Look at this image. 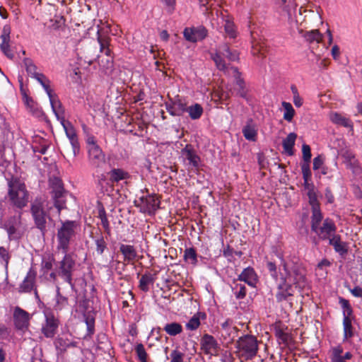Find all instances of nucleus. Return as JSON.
I'll list each match as a JSON object with an SVG mask.
<instances>
[{"label":"nucleus","mask_w":362,"mask_h":362,"mask_svg":"<svg viewBox=\"0 0 362 362\" xmlns=\"http://www.w3.org/2000/svg\"><path fill=\"white\" fill-rule=\"evenodd\" d=\"M267 268L269 270V272L271 274V276L274 278L277 277V272H276V265L275 262H267Z\"/></svg>","instance_id":"nucleus-63"},{"label":"nucleus","mask_w":362,"mask_h":362,"mask_svg":"<svg viewBox=\"0 0 362 362\" xmlns=\"http://www.w3.org/2000/svg\"><path fill=\"white\" fill-rule=\"evenodd\" d=\"M303 178V187L308 190V192H314V185L311 182L312 173L310 168H308L305 166L303 169H301Z\"/></svg>","instance_id":"nucleus-37"},{"label":"nucleus","mask_w":362,"mask_h":362,"mask_svg":"<svg viewBox=\"0 0 362 362\" xmlns=\"http://www.w3.org/2000/svg\"><path fill=\"white\" fill-rule=\"evenodd\" d=\"M217 52L229 61L235 62L239 59V53L237 50L230 49L227 43H223L218 46Z\"/></svg>","instance_id":"nucleus-30"},{"label":"nucleus","mask_w":362,"mask_h":362,"mask_svg":"<svg viewBox=\"0 0 362 362\" xmlns=\"http://www.w3.org/2000/svg\"><path fill=\"white\" fill-rule=\"evenodd\" d=\"M66 19L63 16L55 15L50 19V27L54 30H59L65 25Z\"/></svg>","instance_id":"nucleus-54"},{"label":"nucleus","mask_w":362,"mask_h":362,"mask_svg":"<svg viewBox=\"0 0 362 362\" xmlns=\"http://www.w3.org/2000/svg\"><path fill=\"white\" fill-rule=\"evenodd\" d=\"M206 315L204 312H198L194 314L186 324L188 330H196L200 326L201 320H205Z\"/></svg>","instance_id":"nucleus-33"},{"label":"nucleus","mask_w":362,"mask_h":362,"mask_svg":"<svg viewBox=\"0 0 362 362\" xmlns=\"http://www.w3.org/2000/svg\"><path fill=\"white\" fill-rule=\"evenodd\" d=\"M163 330L170 336H176L182 332V326L178 322H173L167 323Z\"/></svg>","instance_id":"nucleus-43"},{"label":"nucleus","mask_w":362,"mask_h":362,"mask_svg":"<svg viewBox=\"0 0 362 362\" xmlns=\"http://www.w3.org/2000/svg\"><path fill=\"white\" fill-rule=\"evenodd\" d=\"M339 153L344 159L346 167L351 169L354 174L359 175L362 173L360 163L356 158L355 154L351 150L341 149Z\"/></svg>","instance_id":"nucleus-14"},{"label":"nucleus","mask_w":362,"mask_h":362,"mask_svg":"<svg viewBox=\"0 0 362 362\" xmlns=\"http://www.w3.org/2000/svg\"><path fill=\"white\" fill-rule=\"evenodd\" d=\"M19 226H15L13 225H5V228L8 235L9 239H13L16 238L15 235L17 232V229Z\"/></svg>","instance_id":"nucleus-62"},{"label":"nucleus","mask_w":362,"mask_h":362,"mask_svg":"<svg viewBox=\"0 0 362 362\" xmlns=\"http://www.w3.org/2000/svg\"><path fill=\"white\" fill-rule=\"evenodd\" d=\"M236 348L240 357L245 360H250L257 354L258 341L255 336L245 334L237 340Z\"/></svg>","instance_id":"nucleus-4"},{"label":"nucleus","mask_w":362,"mask_h":362,"mask_svg":"<svg viewBox=\"0 0 362 362\" xmlns=\"http://www.w3.org/2000/svg\"><path fill=\"white\" fill-rule=\"evenodd\" d=\"M211 59L214 60L216 66L220 71H226L227 69L226 63L223 59V56L216 51V53L211 54Z\"/></svg>","instance_id":"nucleus-51"},{"label":"nucleus","mask_w":362,"mask_h":362,"mask_svg":"<svg viewBox=\"0 0 362 362\" xmlns=\"http://www.w3.org/2000/svg\"><path fill=\"white\" fill-rule=\"evenodd\" d=\"M182 154L188 160V164L194 168H198L201 161L200 157L197 153L192 145L187 144L184 148L182 149Z\"/></svg>","instance_id":"nucleus-23"},{"label":"nucleus","mask_w":362,"mask_h":362,"mask_svg":"<svg viewBox=\"0 0 362 362\" xmlns=\"http://www.w3.org/2000/svg\"><path fill=\"white\" fill-rule=\"evenodd\" d=\"M45 321L41 328V332L47 338H53L57 334L59 320L52 311L45 312Z\"/></svg>","instance_id":"nucleus-9"},{"label":"nucleus","mask_w":362,"mask_h":362,"mask_svg":"<svg viewBox=\"0 0 362 362\" xmlns=\"http://www.w3.org/2000/svg\"><path fill=\"white\" fill-rule=\"evenodd\" d=\"M293 296L292 284L286 281V277H281L277 284V291L275 294L278 303L288 301L289 298Z\"/></svg>","instance_id":"nucleus-11"},{"label":"nucleus","mask_w":362,"mask_h":362,"mask_svg":"<svg viewBox=\"0 0 362 362\" xmlns=\"http://www.w3.org/2000/svg\"><path fill=\"white\" fill-rule=\"evenodd\" d=\"M30 315L27 311L18 306L15 308L13 311V322L16 329L25 333L30 326Z\"/></svg>","instance_id":"nucleus-10"},{"label":"nucleus","mask_w":362,"mask_h":362,"mask_svg":"<svg viewBox=\"0 0 362 362\" xmlns=\"http://www.w3.org/2000/svg\"><path fill=\"white\" fill-rule=\"evenodd\" d=\"M302 153H303V162L301 163L300 167L301 169H303L305 166H307L308 168H310V163L312 157L311 149L309 145L303 144L302 146Z\"/></svg>","instance_id":"nucleus-46"},{"label":"nucleus","mask_w":362,"mask_h":362,"mask_svg":"<svg viewBox=\"0 0 362 362\" xmlns=\"http://www.w3.org/2000/svg\"><path fill=\"white\" fill-rule=\"evenodd\" d=\"M201 349L206 355H213L218 350V343L216 339L209 334H204L200 339Z\"/></svg>","instance_id":"nucleus-19"},{"label":"nucleus","mask_w":362,"mask_h":362,"mask_svg":"<svg viewBox=\"0 0 362 362\" xmlns=\"http://www.w3.org/2000/svg\"><path fill=\"white\" fill-rule=\"evenodd\" d=\"M160 202L156 194L143 195L138 200L134 201V205L139 209V211L150 216L154 215L160 208Z\"/></svg>","instance_id":"nucleus-7"},{"label":"nucleus","mask_w":362,"mask_h":362,"mask_svg":"<svg viewBox=\"0 0 362 362\" xmlns=\"http://www.w3.org/2000/svg\"><path fill=\"white\" fill-rule=\"evenodd\" d=\"M37 271L33 267L30 268L22 283L20 284V293H30L36 286Z\"/></svg>","instance_id":"nucleus-17"},{"label":"nucleus","mask_w":362,"mask_h":362,"mask_svg":"<svg viewBox=\"0 0 362 362\" xmlns=\"http://www.w3.org/2000/svg\"><path fill=\"white\" fill-rule=\"evenodd\" d=\"M49 103L52 109V111L56 116L57 120L63 122L65 120L64 117V109L62 106V103L59 100L57 95L52 97L49 99Z\"/></svg>","instance_id":"nucleus-28"},{"label":"nucleus","mask_w":362,"mask_h":362,"mask_svg":"<svg viewBox=\"0 0 362 362\" xmlns=\"http://www.w3.org/2000/svg\"><path fill=\"white\" fill-rule=\"evenodd\" d=\"M85 322L87 326V337H91L95 332V318L90 314L85 315Z\"/></svg>","instance_id":"nucleus-55"},{"label":"nucleus","mask_w":362,"mask_h":362,"mask_svg":"<svg viewBox=\"0 0 362 362\" xmlns=\"http://www.w3.org/2000/svg\"><path fill=\"white\" fill-rule=\"evenodd\" d=\"M243 134L247 140L255 141L257 139V130L254 125L252 124V121L247 124L243 129Z\"/></svg>","instance_id":"nucleus-44"},{"label":"nucleus","mask_w":362,"mask_h":362,"mask_svg":"<svg viewBox=\"0 0 362 362\" xmlns=\"http://www.w3.org/2000/svg\"><path fill=\"white\" fill-rule=\"evenodd\" d=\"M107 182L110 186H115L120 181L129 180L131 175L129 172L122 168H113L107 173Z\"/></svg>","instance_id":"nucleus-18"},{"label":"nucleus","mask_w":362,"mask_h":362,"mask_svg":"<svg viewBox=\"0 0 362 362\" xmlns=\"http://www.w3.org/2000/svg\"><path fill=\"white\" fill-rule=\"evenodd\" d=\"M95 245V251L98 255H102L105 250L107 249V244L105 240L103 234L100 232L95 236L93 237Z\"/></svg>","instance_id":"nucleus-38"},{"label":"nucleus","mask_w":362,"mask_h":362,"mask_svg":"<svg viewBox=\"0 0 362 362\" xmlns=\"http://www.w3.org/2000/svg\"><path fill=\"white\" fill-rule=\"evenodd\" d=\"M207 30L202 25L186 28L183 32L185 40L191 42H197L204 40L207 36Z\"/></svg>","instance_id":"nucleus-15"},{"label":"nucleus","mask_w":362,"mask_h":362,"mask_svg":"<svg viewBox=\"0 0 362 362\" xmlns=\"http://www.w3.org/2000/svg\"><path fill=\"white\" fill-rule=\"evenodd\" d=\"M158 272L154 271L153 273L151 272H146L141 275L139 281V288L144 293L149 291L150 286H153L157 279Z\"/></svg>","instance_id":"nucleus-21"},{"label":"nucleus","mask_w":362,"mask_h":362,"mask_svg":"<svg viewBox=\"0 0 362 362\" xmlns=\"http://www.w3.org/2000/svg\"><path fill=\"white\" fill-rule=\"evenodd\" d=\"M234 77L235 78L236 85L239 87L238 95L242 98L246 97V91L245 90V81L241 78V73L238 71L237 67H233Z\"/></svg>","instance_id":"nucleus-42"},{"label":"nucleus","mask_w":362,"mask_h":362,"mask_svg":"<svg viewBox=\"0 0 362 362\" xmlns=\"http://www.w3.org/2000/svg\"><path fill=\"white\" fill-rule=\"evenodd\" d=\"M343 349L341 346L334 347L332 351L331 361L332 362H346L344 361L343 356Z\"/></svg>","instance_id":"nucleus-56"},{"label":"nucleus","mask_w":362,"mask_h":362,"mask_svg":"<svg viewBox=\"0 0 362 362\" xmlns=\"http://www.w3.org/2000/svg\"><path fill=\"white\" fill-rule=\"evenodd\" d=\"M8 196L11 204L19 209L24 208L29 202V192L24 182L12 177L8 182Z\"/></svg>","instance_id":"nucleus-1"},{"label":"nucleus","mask_w":362,"mask_h":362,"mask_svg":"<svg viewBox=\"0 0 362 362\" xmlns=\"http://www.w3.org/2000/svg\"><path fill=\"white\" fill-rule=\"evenodd\" d=\"M322 214L320 211V206H316L315 209L312 210L311 216V230L315 231L320 226V224L322 220Z\"/></svg>","instance_id":"nucleus-40"},{"label":"nucleus","mask_w":362,"mask_h":362,"mask_svg":"<svg viewBox=\"0 0 362 362\" xmlns=\"http://www.w3.org/2000/svg\"><path fill=\"white\" fill-rule=\"evenodd\" d=\"M119 252L123 255V261L131 263L136 260L137 252L134 245L120 244Z\"/></svg>","instance_id":"nucleus-26"},{"label":"nucleus","mask_w":362,"mask_h":362,"mask_svg":"<svg viewBox=\"0 0 362 362\" xmlns=\"http://www.w3.org/2000/svg\"><path fill=\"white\" fill-rule=\"evenodd\" d=\"M343 341H346L354 336V328L352 325V317H343Z\"/></svg>","instance_id":"nucleus-32"},{"label":"nucleus","mask_w":362,"mask_h":362,"mask_svg":"<svg viewBox=\"0 0 362 362\" xmlns=\"http://www.w3.org/2000/svg\"><path fill=\"white\" fill-rule=\"evenodd\" d=\"M296 138L297 134L294 132H291L283 140L282 145L284 150L289 156H292L293 154V146L295 145Z\"/></svg>","instance_id":"nucleus-34"},{"label":"nucleus","mask_w":362,"mask_h":362,"mask_svg":"<svg viewBox=\"0 0 362 362\" xmlns=\"http://www.w3.org/2000/svg\"><path fill=\"white\" fill-rule=\"evenodd\" d=\"M173 101L176 111L177 112H179V116H181L184 112H186L187 107L186 102L182 100L180 98H175Z\"/></svg>","instance_id":"nucleus-58"},{"label":"nucleus","mask_w":362,"mask_h":362,"mask_svg":"<svg viewBox=\"0 0 362 362\" xmlns=\"http://www.w3.org/2000/svg\"><path fill=\"white\" fill-rule=\"evenodd\" d=\"M186 112L192 120H197L202 117L204 113V108L199 103H194L190 106H187Z\"/></svg>","instance_id":"nucleus-36"},{"label":"nucleus","mask_w":362,"mask_h":362,"mask_svg":"<svg viewBox=\"0 0 362 362\" xmlns=\"http://www.w3.org/2000/svg\"><path fill=\"white\" fill-rule=\"evenodd\" d=\"M45 199L36 197L30 205V211L36 227L42 233L45 231L47 214L45 211Z\"/></svg>","instance_id":"nucleus-5"},{"label":"nucleus","mask_w":362,"mask_h":362,"mask_svg":"<svg viewBox=\"0 0 362 362\" xmlns=\"http://www.w3.org/2000/svg\"><path fill=\"white\" fill-rule=\"evenodd\" d=\"M49 182L52 189V197L54 199V206L59 214L66 207V202L64 199L66 192L62 180L57 177H53L49 179Z\"/></svg>","instance_id":"nucleus-8"},{"label":"nucleus","mask_w":362,"mask_h":362,"mask_svg":"<svg viewBox=\"0 0 362 362\" xmlns=\"http://www.w3.org/2000/svg\"><path fill=\"white\" fill-rule=\"evenodd\" d=\"M224 30L228 37L230 38H235L237 36V30L233 21L227 18L224 20Z\"/></svg>","instance_id":"nucleus-45"},{"label":"nucleus","mask_w":362,"mask_h":362,"mask_svg":"<svg viewBox=\"0 0 362 362\" xmlns=\"http://www.w3.org/2000/svg\"><path fill=\"white\" fill-rule=\"evenodd\" d=\"M277 257L281 260V264L286 273V276L284 277L286 278V280L289 279L291 281L290 283L295 284L296 286L303 287L306 281L305 268L300 264L298 263L293 264L290 268L284 260L281 253H278ZM281 277L284 276H282Z\"/></svg>","instance_id":"nucleus-3"},{"label":"nucleus","mask_w":362,"mask_h":362,"mask_svg":"<svg viewBox=\"0 0 362 362\" xmlns=\"http://www.w3.org/2000/svg\"><path fill=\"white\" fill-rule=\"evenodd\" d=\"M230 321L226 320L221 324V328L226 334L228 335L230 340H233L235 334L238 332V329L235 327L230 326Z\"/></svg>","instance_id":"nucleus-52"},{"label":"nucleus","mask_w":362,"mask_h":362,"mask_svg":"<svg viewBox=\"0 0 362 362\" xmlns=\"http://www.w3.org/2000/svg\"><path fill=\"white\" fill-rule=\"evenodd\" d=\"M64 254L63 259L59 262L57 274L65 282L69 284L72 290H74L75 284L73 282V272L76 266V261L74 259L71 254L68 252Z\"/></svg>","instance_id":"nucleus-6"},{"label":"nucleus","mask_w":362,"mask_h":362,"mask_svg":"<svg viewBox=\"0 0 362 362\" xmlns=\"http://www.w3.org/2000/svg\"><path fill=\"white\" fill-rule=\"evenodd\" d=\"M170 362H183L184 354L178 349H175L170 353Z\"/></svg>","instance_id":"nucleus-59"},{"label":"nucleus","mask_w":362,"mask_h":362,"mask_svg":"<svg viewBox=\"0 0 362 362\" xmlns=\"http://www.w3.org/2000/svg\"><path fill=\"white\" fill-rule=\"evenodd\" d=\"M337 227L334 221L329 218H326L322 226H319L315 231H314L318 237L322 240H329L335 235Z\"/></svg>","instance_id":"nucleus-16"},{"label":"nucleus","mask_w":362,"mask_h":362,"mask_svg":"<svg viewBox=\"0 0 362 362\" xmlns=\"http://www.w3.org/2000/svg\"><path fill=\"white\" fill-rule=\"evenodd\" d=\"M77 226L78 224L75 221H62V225L57 229V248L59 251H62V253L68 252L71 241L76 235Z\"/></svg>","instance_id":"nucleus-2"},{"label":"nucleus","mask_w":362,"mask_h":362,"mask_svg":"<svg viewBox=\"0 0 362 362\" xmlns=\"http://www.w3.org/2000/svg\"><path fill=\"white\" fill-rule=\"evenodd\" d=\"M135 352L139 362H148V354L142 344H137L135 346Z\"/></svg>","instance_id":"nucleus-53"},{"label":"nucleus","mask_w":362,"mask_h":362,"mask_svg":"<svg viewBox=\"0 0 362 362\" xmlns=\"http://www.w3.org/2000/svg\"><path fill=\"white\" fill-rule=\"evenodd\" d=\"M300 33H303V37L309 43L315 42L316 43H320L322 40V35L318 30H312L305 33H303V30H300Z\"/></svg>","instance_id":"nucleus-39"},{"label":"nucleus","mask_w":362,"mask_h":362,"mask_svg":"<svg viewBox=\"0 0 362 362\" xmlns=\"http://www.w3.org/2000/svg\"><path fill=\"white\" fill-rule=\"evenodd\" d=\"M252 52L254 55H261L264 57L265 50L264 46L259 43H256L252 45Z\"/></svg>","instance_id":"nucleus-60"},{"label":"nucleus","mask_w":362,"mask_h":362,"mask_svg":"<svg viewBox=\"0 0 362 362\" xmlns=\"http://www.w3.org/2000/svg\"><path fill=\"white\" fill-rule=\"evenodd\" d=\"M233 286H232V291L237 299H243L247 294V288L245 284L237 280L236 279L233 281Z\"/></svg>","instance_id":"nucleus-35"},{"label":"nucleus","mask_w":362,"mask_h":362,"mask_svg":"<svg viewBox=\"0 0 362 362\" xmlns=\"http://www.w3.org/2000/svg\"><path fill=\"white\" fill-rule=\"evenodd\" d=\"M184 258L185 260H189L191 264H196L197 262V255L195 249L193 247L185 249Z\"/></svg>","instance_id":"nucleus-57"},{"label":"nucleus","mask_w":362,"mask_h":362,"mask_svg":"<svg viewBox=\"0 0 362 362\" xmlns=\"http://www.w3.org/2000/svg\"><path fill=\"white\" fill-rule=\"evenodd\" d=\"M23 64H24V66L25 68V70H26V72L27 74L32 78H34L35 77L37 74H39L40 73H38L37 71V66L34 64L33 61L30 59V58H25L23 59Z\"/></svg>","instance_id":"nucleus-47"},{"label":"nucleus","mask_w":362,"mask_h":362,"mask_svg":"<svg viewBox=\"0 0 362 362\" xmlns=\"http://www.w3.org/2000/svg\"><path fill=\"white\" fill-rule=\"evenodd\" d=\"M329 118L331 121L337 124L345 127H352V122L351 121L344 117L339 113L337 112H333L330 114Z\"/></svg>","instance_id":"nucleus-41"},{"label":"nucleus","mask_w":362,"mask_h":362,"mask_svg":"<svg viewBox=\"0 0 362 362\" xmlns=\"http://www.w3.org/2000/svg\"><path fill=\"white\" fill-rule=\"evenodd\" d=\"M288 329L287 327H282L281 325H275L274 334L279 340V344L288 346L293 342V339L291 333L286 332Z\"/></svg>","instance_id":"nucleus-24"},{"label":"nucleus","mask_w":362,"mask_h":362,"mask_svg":"<svg viewBox=\"0 0 362 362\" xmlns=\"http://www.w3.org/2000/svg\"><path fill=\"white\" fill-rule=\"evenodd\" d=\"M10 33L11 28L5 25L1 35V43L0 44L1 51L10 59L14 57V54L10 48Z\"/></svg>","instance_id":"nucleus-20"},{"label":"nucleus","mask_w":362,"mask_h":362,"mask_svg":"<svg viewBox=\"0 0 362 362\" xmlns=\"http://www.w3.org/2000/svg\"><path fill=\"white\" fill-rule=\"evenodd\" d=\"M281 105L284 109V119L288 122H291L295 115V110L292 105L288 102L284 101Z\"/></svg>","instance_id":"nucleus-49"},{"label":"nucleus","mask_w":362,"mask_h":362,"mask_svg":"<svg viewBox=\"0 0 362 362\" xmlns=\"http://www.w3.org/2000/svg\"><path fill=\"white\" fill-rule=\"evenodd\" d=\"M98 218L101 221V224L107 235H110V226L109 221L107 217L106 211L103 206H102L98 211Z\"/></svg>","instance_id":"nucleus-50"},{"label":"nucleus","mask_w":362,"mask_h":362,"mask_svg":"<svg viewBox=\"0 0 362 362\" xmlns=\"http://www.w3.org/2000/svg\"><path fill=\"white\" fill-rule=\"evenodd\" d=\"M98 42L100 44V50L107 57L106 62L107 66L109 67L112 64L113 53L110 49V40L106 37H98Z\"/></svg>","instance_id":"nucleus-27"},{"label":"nucleus","mask_w":362,"mask_h":362,"mask_svg":"<svg viewBox=\"0 0 362 362\" xmlns=\"http://www.w3.org/2000/svg\"><path fill=\"white\" fill-rule=\"evenodd\" d=\"M60 124L63 127L66 136L69 139L70 144L72 147L73 156H76L80 151V145L78 140V137L76 133V130L71 123L66 119L63 122H60Z\"/></svg>","instance_id":"nucleus-13"},{"label":"nucleus","mask_w":362,"mask_h":362,"mask_svg":"<svg viewBox=\"0 0 362 362\" xmlns=\"http://www.w3.org/2000/svg\"><path fill=\"white\" fill-rule=\"evenodd\" d=\"M86 144H87V150H89L90 148H94L97 147H100L98 144L97 141L95 139V137L93 136H89L86 139Z\"/></svg>","instance_id":"nucleus-64"},{"label":"nucleus","mask_w":362,"mask_h":362,"mask_svg":"<svg viewBox=\"0 0 362 362\" xmlns=\"http://www.w3.org/2000/svg\"><path fill=\"white\" fill-rule=\"evenodd\" d=\"M237 280L243 281L251 287H255L257 282V276L255 269L251 267H247L238 276Z\"/></svg>","instance_id":"nucleus-22"},{"label":"nucleus","mask_w":362,"mask_h":362,"mask_svg":"<svg viewBox=\"0 0 362 362\" xmlns=\"http://www.w3.org/2000/svg\"><path fill=\"white\" fill-rule=\"evenodd\" d=\"M329 244L341 255H344L348 252L347 244L341 241L339 235H334L332 238L329 239Z\"/></svg>","instance_id":"nucleus-29"},{"label":"nucleus","mask_w":362,"mask_h":362,"mask_svg":"<svg viewBox=\"0 0 362 362\" xmlns=\"http://www.w3.org/2000/svg\"><path fill=\"white\" fill-rule=\"evenodd\" d=\"M54 346L61 352L66 351L69 348L76 347L77 342L63 337H57L54 341Z\"/></svg>","instance_id":"nucleus-31"},{"label":"nucleus","mask_w":362,"mask_h":362,"mask_svg":"<svg viewBox=\"0 0 362 362\" xmlns=\"http://www.w3.org/2000/svg\"><path fill=\"white\" fill-rule=\"evenodd\" d=\"M339 303L340 304L342 310H343V317H352L353 315V308L349 303V301L343 297L339 298Z\"/></svg>","instance_id":"nucleus-48"},{"label":"nucleus","mask_w":362,"mask_h":362,"mask_svg":"<svg viewBox=\"0 0 362 362\" xmlns=\"http://www.w3.org/2000/svg\"><path fill=\"white\" fill-rule=\"evenodd\" d=\"M21 212H19L18 216L11 217L5 223V225H13L15 226H20L21 219Z\"/></svg>","instance_id":"nucleus-61"},{"label":"nucleus","mask_w":362,"mask_h":362,"mask_svg":"<svg viewBox=\"0 0 362 362\" xmlns=\"http://www.w3.org/2000/svg\"><path fill=\"white\" fill-rule=\"evenodd\" d=\"M69 305V303L68 298L62 295L60 287L57 286L56 288V295L54 298V303L53 305V310L57 313H59L68 309Z\"/></svg>","instance_id":"nucleus-25"},{"label":"nucleus","mask_w":362,"mask_h":362,"mask_svg":"<svg viewBox=\"0 0 362 362\" xmlns=\"http://www.w3.org/2000/svg\"><path fill=\"white\" fill-rule=\"evenodd\" d=\"M88 159L90 165L96 170L102 169L106 163L105 154L100 147L88 150Z\"/></svg>","instance_id":"nucleus-12"}]
</instances>
